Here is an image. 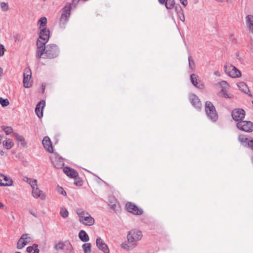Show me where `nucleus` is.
<instances>
[{"instance_id":"25","label":"nucleus","mask_w":253,"mask_h":253,"mask_svg":"<svg viewBox=\"0 0 253 253\" xmlns=\"http://www.w3.org/2000/svg\"><path fill=\"white\" fill-rule=\"evenodd\" d=\"M3 179L6 182H3V184H1V186H10L13 185V181L12 179L3 175Z\"/></svg>"},{"instance_id":"22","label":"nucleus","mask_w":253,"mask_h":253,"mask_svg":"<svg viewBox=\"0 0 253 253\" xmlns=\"http://www.w3.org/2000/svg\"><path fill=\"white\" fill-rule=\"evenodd\" d=\"M2 144L3 147L7 150L11 149L14 146V143L12 140L10 138L4 140Z\"/></svg>"},{"instance_id":"51","label":"nucleus","mask_w":253,"mask_h":253,"mask_svg":"<svg viewBox=\"0 0 253 253\" xmlns=\"http://www.w3.org/2000/svg\"><path fill=\"white\" fill-rule=\"evenodd\" d=\"M182 17H180V20H181L182 21L184 22V21H185V17H184V14H183V13H182Z\"/></svg>"},{"instance_id":"7","label":"nucleus","mask_w":253,"mask_h":253,"mask_svg":"<svg viewBox=\"0 0 253 253\" xmlns=\"http://www.w3.org/2000/svg\"><path fill=\"white\" fill-rule=\"evenodd\" d=\"M224 69L226 73L232 78H239L242 75L240 70L230 64L225 65Z\"/></svg>"},{"instance_id":"31","label":"nucleus","mask_w":253,"mask_h":253,"mask_svg":"<svg viewBox=\"0 0 253 253\" xmlns=\"http://www.w3.org/2000/svg\"><path fill=\"white\" fill-rule=\"evenodd\" d=\"M82 248L84 253H91V244L85 243L82 246Z\"/></svg>"},{"instance_id":"2","label":"nucleus","mask_w":253,"mask_h":253,"mask_svg":"<svg viewBox=\"0 0 253 253\" xmlns=\"http://www.w3.org/2000/svg\"><path fill=\"white\" fill-rule=\"evenodd\" d=\"M142 237V232L137 229H133L130 230L127 235V241L123 242L121 244L122 248L130 250L134 249L137 245V242Z\"/></svg>"},{"instance_id":"23","label":"nucleus","mask_w":253,"mask_h":253,"mask_svg":"<svg viewBox=\"0 0 253 253\" xmlns=\"http://www.w3.org/2000/svg\"><path fill=\"white\" fill-rule=\"evenodd\" d=\"M79 237L80 240L84 242H87L89 240V237L84 230H81L80 231Z\"/></svg>"},{"instance_id":"14","label":"nucleus","mask_w":253,"mask_h":253,"mask_svg":"<svg viewBox=\"0 0 253 253\" xmlns=\"http://www.w3.org/2000/svg\"><path fill=\"white\" fill-rule=\"evenodd\" d=\"M96 244L98 249L101 250L104 253H109V250L107 245L101 238L96 239Z\"/></svg>"},{"instance_id":"30","label":"nucleus","mask_w":253,"mask_h":253,"mask_svg":"<svg viewBox=\"0 0 253 253\" xmlns=\"http://www.w3.org/2000/svg\"><path fill=\"white\" fill-rule=\"evenodd\" d=\"M165 4L167 9H171L174 5L175 1L174 0H166Z\"/></svg>"},{"instance_id":"37","label":"nucleus","mask_w":253,"mask_h":253,"mask_svg":"<svg viewBox=\"0 0 253 253\" xmlns=\"http://www.w3.org/2000/svg\"><path fill=\"white\" fill-rule=\"evenodd\" d=\"M0 8L3 11H6L9 9V6L7 3L2 2L0 4Z\"/></svg>"},{"instance_id":"46","label":"nucleus","mask_w":253,"mask_h":253,"mask_svg":"<svg viewBox=\"0 0 253 253\" xmlns=\"http://www.w3.org/2000/svg\"><path fill=\"white\" fill-rule=\"evenodd\" d=\"M181 3L184 6H186L187 4H188V2H187V0H179Z\"/></svg>"},{"instance_id":"56","label":"nucleus","mask_w":253,"mask_h":253,"mask_svg":"<svg viewBox=\"0 0 253 253\" xmlns=\"http://www.w3.org/2000/svg\"><path fill=\"white\" fill-rule=\"evenodd\" d=\"M4 205L2 203L0 202V209H2L4 208Z\"/></svg>"},{"instance_id":"26","label":"nucleus","mask_w":253,"mask_h":253,"mask_svg":"<svg viewBox=\"0 0 253 253\" xmlns=\"http://www.w3.org/2000/svg\"><path fill=\"white\" fill-rule=\"evenodd\" d=\"M38 245L35 244L32 246H29L27 248L26 251L29 253H39V250L38 248Z\"/></svg>"},{"instance_id":"33","label":"nucleus","mask_w":253,"mask_h":253,"mask_svg":"<svg viewBox=\"0 0 253 253\" xmlns=\"http://www.w3.org/2000/svg\"><path fill=\"white\" fill-rule=\"evenodd\" d=\"M220 93L221 94V95L223 97H224V98H232L233 97V95H232L231 94H228L227 93V92H226V91L225 89V88H222L221 89Z\"/></svg>"},{"instance_id":"4","label":"nucleus","mask_w":253,"mask_h":253,"mask_svg":"<svg viewBox=\"0 0 253 253\" xmlns=\"http://www.w3.org/2000/svg\"><path fill=\"white\" fill-rule=\"evenodd\" d=\"M76 212L79 217V221L86 226H92L95 223L94 219L87 212L81 209H78Z\"/></svg>"},{"instance_id":"29","label":"nucleus","mask_w":253,"mask_h":253,"mask_svg":"<svg viewBox=\"0 0 253 253\" xmlns=\"http://www.w3.org/2000/svg\"><path fill=\"white\" fill-rule=\"evenodd\" d=\"M117 200L114 197H111L109 201V206L111 209L115 210L117 207Z\"/></svg>"},{"instance_id":"27","label":"nucleus","mask_w":253,"mask_h":253,"mask_svg":"<svg viewBox=\"0 0 253 253\" xmlns=\"http://www.w3.org/2000/svg\"><path fill=\"white\" fill-rule=\"evenodd\" d=\"M42 193V191L38 188V186L32 188V195L36 198L40 197Z\"/></svg>"},{"instance_id":"12","label":"nucleus","mask_w":253,"mask_h":253,"mask_svg":"<svg viewBox=\"0 0 253 253\" xmlns=\"http://www.w3.org/2000/svg\"><path fill=\"white\" fill-rule=\"evenodd\" d=\"M23 84L26 88L30 87L32 85L30 79L31 78V72L30 69H26L23 73Z\"/></svg>"},{"instance_id":"16","label":"nucleus","mask_w":253,"mask_h":253,"mask_svg":"<svg viewBox=\"0 0 253 253\" xmlns=\"http://www.w3.org/2000/svg\"><path fill=\"white\" fill-rule=\"evenodd\" d=\"M45 104V101L42 100L39 102L36 106L35 112L39 118H42L43 116L42 110Z\"/></svg>"},{"instance_id":"6","label":"nucleus","mask_w":253,"mask_h":253,"mask_svg":"<svg viewBox=\"0 0 253 253\" xmlns=\"http://www.w3.org/2000/svg\"><path fill=\"white\" fill-rule=\"evenodd\" d=\"M205 112L207 115L213 122L218 119V115L215 107L210 101H206L205 103Z\"/></svg>"},{"instance_id":"35","label":"nucleus","mask_w":253,"mask_h":253,"mask_svg":"<svg viewBox=\"0 0 253 253\" xmlns=\"http://www.w3.org/2000/svg\"><path fill=\"white\" fill-rule=\"evenodd\" d=\"M1 128L4 131L6 135H9L13 131L12 128L10 126H2Z\"/></svg>"},{"instance_id":"24","label":"nucleus","mask_w":253,"mask_h":253,"mask_svg":"<svg viewBox=\"0 0 253 253\" xmlns=\"http://www.w3.org/2000/svg\"><path fill=\"white\" fill-rule=\"evenodd\" d=\"M240 90L245 93H247L249 91V89L247 85L244 82H240L237 84Z\"/></svg>"},{"instance_id":"9","label":"nucleus","mask_w":253,"mask_h":253,"mask_svg":"<svg viewBox=\"0 0 253 253\" xmlns=\"http://www.w3.org/2000/svg\"><path fill=\"white\" fill-rule=\"evenodd\" d=\"M126 208L128 212L134 215H140L143 213V211L141 208L138 207L132 202H127L126 204Z\"/></svg>"},{"instance_id":"55","label":"nucleus","mask_w":253,"mask_h":253,"mask_svg":"<svg viewBox=\"0 0 253 253\" xmlns=\"http://www.w3.org/2000/svg\"><path fill=\"white\" fill-rule=\"evenodd\" d=\"M5 153L3 151L0 150V155L1 156H3L4 155Z\"/></svg>"},{"instance_id":"50","label":"nucleus","mask_w":253,"mask_h":253,"mask_svg":"<svg viewBox=\"0 0 253 253\" xmlns=\"http://www.w3.org/2000/svg\"><path fill=\"white\" fill-rule=\"evenodd\" d=\"M45 88V84L44 83H43L42 84V86H41V89L42 90V93H44Z\"/></svg>"},{"instance_id":"28","label":"nucleus","mask_w":253,"mask_h":253,"mask_svg":"<svg viewBox=\"0 0 253 253\" xmlns=\"http://www.w3.org/2000/svg\"><path fill=\"white\" fill-rule=\"evenodd\" d=\"M238 139L239 141L245 145H248L251 140L249 138L246 137L245 135H240L239 136Z\"/></svg>"},{"instance_id":"53","label":"nucleus","mask_w":253,"mask_h":253,"mask_svg":"<svg viewBox=\"0 0 253 253\" xmlns=\"http://www.w3.org/2000/svg\"><path fill=\"white\" fill-rule=\"evenodd\" d=\"M217 2H224L225 1H228V0H215Z\"/></svg>"},{"instance_id":"21","label":"nucleus","mask_w":253,"mask_h":253,"mask_svg":"<svg viewBox=\"0 0 253 253\" xmlns=\"http://www.w3.org/2000/svg\"><path fill=\"white\" fill-rule=\"evenodd\" d=\"M12 135L15 137L16 140L21 143V145L23 147L26 146V143L25 142L24 137L22 135H19L17 133H13Z\"/></svg>"},{"instance_id":"34","label":"nucleus","mask_w":253,"mask_h":253,"mask_svg":"<svg viewBox=\"0 0 253 253\" xmlns=\"http://www.w3.org/2000/svg\"><path fill=\"white\" fill-rule=\"evenodd\" d=\"M60 214L63 218H65L68 216L69 212L65 208H61Z\"/></svg>"},{"instance_id":"1","label":"nucleus","mask_w":253,"mask_h":253,"mask_svg":"<svg viewBox=\"0 0 253 253\" xmlns=\"http://www.w3.org/2000/svg\"><path fill=\"white\" fill-rule=\"evenodd\" d=\"M48 41L38 39L36 56L38 59L41 58L52 59L58 56L60 50L58 46L53 43L45 45Z\"/></svg>"},{"instance_id":"20","label":"nucleus","mask_w":253,"mask_h":253,"mask_svg":"<svg viewBox=\"0 0 253 253\" xmlns=\"http://www.w3.org/2000/svg\"><path fill=\"white\" fill-rule=\"evenodd\" d=\"M51 160L54 167L56 169H59L62 168L64 165V163L62 158L56 157L54 159H52Z\"/></svg>"},{"instance_id":"39","label":"nucleus","mask_w":253,"mask_h":253,"mask_svg":"<svg viewBox=\"0 0 253 253\" xmlns=\"http://www.w3.org/2000/svg\"><path fill=\"white\" fill-rule=\"evenodd\" d=\"M64 244L63 242H59L57 243L55 246V249L57 250H61L63 248Z\"/></svg>"},{"instance_id":"19","label":"nucleus","mask_w":253,"mask_h":253,"mask_svg":"<svg viewBox=\"0 0 253 253\" xmlns=\"http://www.w3.org/2000/svg\"><path fill=\"white\" fill-rule=\"evenodd\" d=\"M246 22L249 31L253 34V15H247L246 17Z\"/></svg>"},{"instance_id":"32","label":"nucleus","mask_w":253,"mask_h":253,"mask_svg":"<svg viewBox=\"0 0 253 253\" xmlns=\"http://www.w3.org/2000/svg\"><path fill=\"white\" fill-rule=\"evenodd\" d=\"M188 61H189V67L192 71H194L195 68V64L194 60L192 59L191 55L188 56Z\"/></svg>"},{"instance_id":"42","label":"nucleus","mask_w":253,"mask_h":253,"mask_svg":"<svg viewBox=\"0 0 253 253\" xmlns=\"http://www.w3.org/2000/svg\"><path fill=\"white\" fill-rule=\"evenodd\" d=\"M230 41L233 43H237V39L233 36V35H230Z\"/></svg>"},{"instance_id":"52","label":"nucleus","mask_w":253,"mask_h":253,"mask_svg":"<svg viewBox=\"0 0 253 253\" xmlns=\"http://www.w3.org/2000/svg\"><path fill=\"white\" fill-rule=\"evenodd\" d=\"M30 213L35 217H37V214L35 212H33L32 211H30Z\"/></svg>"},{"instance_id":"60","label":"nucleus","mask_w":253,"mask_h":253,"mask_svg":"<svg viewBox=\"0 0 253 253\" xmlns=\"http://www.w3.org/2000/svg\"><path fill=\"white\" fill-rule=\"evenodd\" d=\"M252 162L253 163V157L252 158Z\"/></svg>"},{"instance_id":"15","label":"nucleus","mask_w":253,"mask_h":253,"mask_svg":"<svg viewBox=\"0 0 253 253\" xmlns=\"http://www.w3.org/2000/svg\"><path fill=\"white\" fill-rule=\"evenodd\" d=\"M42 144L44 148L49 153L53 152V148L50 138L48 136H45L42 140Z\"/></svg>"},{"instance_id":"8","label":"nucleus","mask_w":253,"mask_h":253,"mask_svg":"<svg viewBox=\"0 0 253 253\" xmlns=\"http://www.w3.org/2000/svg\"><path fill=\"white\" fill-rule=\"evenodd\" d=\"M236 126L240 130L245 132H252L253 131V123L251 121H239L237 123Z\"/></svg>"},{"instance_id":"61","label":"nucleus","mask_w":253,"mask_h":253,"mask_svg":"<svg viewBox=\"0 0 253 253\" xmlns=\"http://www.w3.org/2000/svg\"><path fill=\"white\" fill-rule=\"evenodd\" d=\"M15 253H21L20 252H16Z\"/></svg>"},{"instance_id":"3","label":"nucleus","mask_w":253,"mask_h":253,"mask_svg":"<svg viewBox=\"0 0 253 253\" xmlns=\"http://www.w3.org/2000/svg\"><path fill=\"white\" fill-rule=\"evenodd\" d=\"M46 23L47 19L45 17H42L39 20L38 24L39 25L40 33L38 39L48 41L50 32L49 29L46 28Z\"/></svg>"},{"instance_id":"59","label":"nucleus","mask_w":253,"mask_h":253,"mask_svg":"<svg viewBox=\"0 0 253 253\" xmlns=\"http://www.w3.org/2000/svg\"><path fill=\"white\" fill-rule=\"evenodd\" d=\"M217 74H218V72H215V73H214V74L216 75H217Z\"/></svg>"},{"instance_id":"5","label":"nucleus","mask_w":253,"mask_h":253,"mask_svg":"<svg viewBox=\"0 0 253 253\" xmlns=\"http://www.w3.org/2000/svg\"><path fill=\"white\" fill-rule=\"evenodd\" d=\"M72 4V3H67L62 9V12L59 21V25L62 28L64 27L65 25L68 21L71 15Z\"/></svg>"},{"instance_id":"48","label":"nucleus","mask_w":253,"mask_h":253,"mask_svg":"<svg viewBox=\"0 0 253 253\" xmlns=\"http://www.w3.org/2000/svg\"><path fill=\"white\" fill-rule=\"evenodd\" d=\"M249 48L253 51V41H251L249 43Z\"/></svg>"},{"instance_id":"40","label":"nucleus","mask_w":253,"mask_h":253,"mask_svg":"<svg viewBox=\"0 0 253 253\" xmlns=\"http://www.w3.org/2000/svg\"><path fill=\"white\" fill-rule=\"evenodd\" d=\"M37 181L35 179H31V182L30 183V185H31L32 188H35V187H37Z\"/></svg>"},{"instance_id":"38","label":"nucleus","mask_w":253,"mask_h":253,"mask_svg":"<svg viewBox=\"0 0 253 253\" xmlns=\"http://www.w3.org/2000/svg\"><path fill=\"white\" fill-rule=\"evenodd\" d=\"M56 190L58 193L62 194V195H64V196L66 195V191L64 190V189L62 187H60L59 186H57Z\"/></svg>"},{"instance_id":"18","label":"nucleus","mask_w":253,"mask_h":253,"mask_svg":"<svg viewBox=\"0 0 253 253\" xmlns=\"http://www.w3.org/2000/svg\"><path fill=\"white\" fill-rule=\"evenodd\" d=\"M27 234H23L21 236L20 238L19 239L17 243V248L18 249H21L24 248L28 243L27 241H26L27 239Z\"/></svg>"},{"instance_id":"57","label":"nucleus","mask_w":253,"mask_h":253,"mask_svg":"<svg viewBox=\"0 0 253 253\" xmlns=\"http://www.w3.org/2000/svg\"><path fill=\"white\" fill-rule=\"evenodd\" d=\"M178 9H179L180 10H181V7L180 6V5H179L178 7L175 6V10L176 11L178 10Z\"/></svg>"},{"instance_id":"10","label":"nucleus","mask_w":253,"mask_h":253,"mask_svg":"<svg viewBox=\"0 0 253 253\" xmlns=\"http://www.w3.org/2000/svg\"><path fill=\"white\" fill-rule=\"evenodd\" d=\"M245 111L241 108L235 109L232 111L231 116L233 119L238 122L243 121L245 117Z\"/></svg>"},{"instance_id":"49","label":"nucleus","mask_w":253,"mask_h":253,"mask_svg":"<svg viewBox=\"0 0 253 253\" xmlns=\"http://www.w3.org/2000/svg\"><path fill=\"white\" fill-rule=\"evenodd\" d=\"M3 174L0 173V186H1V184H3V182H2V181L3 179Z\"/></svg>"},{"instance_id":"44","label":"nucleus","mask_w":253,"mask_h":253,"mask_svg":"<svg viewBox=\"0 0 253 253\" xmlns=\"http://www.w3.org/2000/svg\"><path fill=\"white\" fill-rule=\"evenodd\" d=\"M82 181L77 180L76 179H75L74 184L77 186H81L82 185Z\"/></svg>"},{"instance_id":"62","label":"nucleus","mask_w":253,"mask_h":253,"mask_svg":"<svg viewBox=\"0 0 253 253\" xmlns=\"http://www.w3.org/2000/svg\"><path fill=\"white\" fill-rule=\"evenodd\" d=\"M252 103H253V100L252 101Z\"/></svg>"},{"instance_id":"17","label":"nucleus","mask_w":253,"mask_h":253,"mask_svg":"<svg viewBox=\"0 0 253 253\" xmlns=\"http://www.w3.org/2000/svg\"><path fill=\"white\" fill-rule=\"evenodd\" d=\"M63 170L67 176L72 178H76L78 176V173L74 169H70L69 167H65Z\"/></svg>"},{"instance_id":"58","label":"nucleus","mask_w":253,"mask_h":253,"mask_svg":"<svg viewBox=\"0 0 253 253\" xmlns=\"http://www.w3.org/2000/svg\"><path fill=\"white\" fill-rule=\"evenodd\" d=\"M2 73V69L0 67V74Z\"/></svg>"},{"instance_id":"54","label":"nucleus","mask_w":253,"mask_h":253,"mask_svg":"<svg viewBox=\"0 0 253 253\" xmlns=\"http://www.w3.org/2000/svg\"><path fill=\"white\" fill-rule=\"evenodd\" d=\"M159 2L161 4H164L166 0H158Z\"/></svg>"},{"instance_id":"43","label":"nucleus","mask_w":253,"mask_h":253,"mask_svg":"<svg viewBox=\"0 0 253 253\" xmlns=\"http://www.w3.org/2000/svg\"><path fill=\"white\" fill-rule=\"evenodd\" d=\"M220 84L222 86L224 87L225 88L229 87L228 84L226 81H223Z\"/></svg>"},{"instance_id":"41","label":"nucleus","mask_w":253,"mask_h":253,"mask_svg":"<svg viewBox=\"0 0 253 253\" xmlns=\"http://www.w3.org/2000/svg\"><path fill=\"white\" fill-rule=\"evenodd\" d=\"M4 50L5 49L4 46L2 44L0 43V56L3 55Z\"/></svg>"},{"instance_id":"36","label":"nucleus","mask_w":253,"mask_h":253,"mask_svg":"<svg viewBox=\"0 0 253 253\" xmlns=\"http://www.w3.org/2000/svg\"><path fill=\"white\" fill-rule=\"evenodd\" d=\"M0 104L2 107H6L9 104V102L7 99H3L2 97H0Z\"/></svg>"},{"instance_id":"47","label":"nucleus","mask_w":253,"mask_h":253,"mask_svg":"<svg viewBox=\"0 0 253 253\" xmlns=\"http://www.w3.org/2000/svg\"><path fill=\"white\" fill-rule=\"evenodd\" d=\"M31 179L32 178H28L27 177H25L24 178V180L25 181H26V182L30 184V183L31 182Z\"/></svg>"},{"instance_id":"11","label":"nucleus","mask_w":253,"mask_h":253,"mask_svg":"<svg viewBox=\"0 0 253 253\" xmlns=\"http://www.w3.org/2000/svg\"><path fill=\"white\" fill-rule=\"evenodd\" d=\"M190 80L192 84L197 88L203 89L205 88L204 84L199 79V77L195 74H192L190 76Z\"/></svg>"},{"instance_id":"45","label":"nucleus","mask_w":253,"mask_h":253,"mask_svg":"<svg viewBox=\"0 0 253 253\" xmlns=\"http://www.w3.org/2000/svg\"><path fill=\"white\" fill-rule=\"evenodd\" d=\"M248 147L251 148L253 150V139H251L250 141L248 143Z\"/></svg>"},{"instance_id":"13","label":"nucleus","mask_w":253,"mask_h":253,"mask_svg":"<svg viewBox=\"0 0 253 253\" xmlns=\"http://www.w3.org/2000/svg\"><path fill=\"white\" fill-rule=\"evenodd\" d=\"M189 100L192 105L198 109H200L202 107V103L199 97L194 94H191L189 97Z\"/></svg>"}]
</instances>
